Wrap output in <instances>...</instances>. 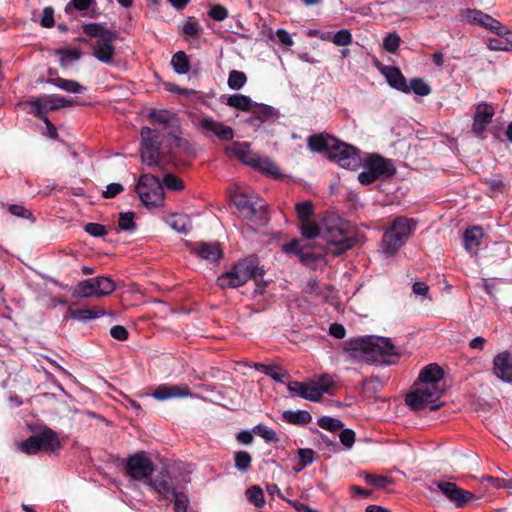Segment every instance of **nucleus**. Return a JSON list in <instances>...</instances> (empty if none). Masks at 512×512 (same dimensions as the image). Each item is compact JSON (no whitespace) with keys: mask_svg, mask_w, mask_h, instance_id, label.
Listing matches in <instances>:
<instances>
[{"mask_svg":"<svg viewBox=\"0 0 512 512\" xmlns=\"http://www.w3.org/2000/svg\"><path fill=\"white\" fill-rule=\"evenodd\" d=\"M299 467L296 471H300L314 461V451L309 448H302L298 450Z\"/></svg>","mask_w":512,"mask_h":512,"instance_id":"nucleus-60","label":"nucleus"},{"mask_svg":"<svg viewBox=\"0 0 512 512\" xmlns=\"http://www.w3.org/2000/svg\"><path fill=\"white\" fill-rule=\"evenodd\" d=\"M201 26L198 22H187L182 27V33L186 37L198 39L200 37Z\"/></svg>","mask_w":512,"mask_h":512,"instance_id":"nucleus-64","label":"nucleus"},{"mask_svg":"<svg viewBox=\"0 0 512 512\" xmlns=\"http://www.w3.org/2000/svg\"><path fill=\"white\" fill-rule=\"evenodd\" d=\"M104 314L103 310L77 309L71 311V317L82 322L99 318Z\"/></svg>","mask_w":512,"mask_h":512,"instance_id":"nucleus-40","label":"nucleus"},{"mask_svg":"<svg viewBox=\"0 0 512 512\" xmlns=\"http://www.w3.org/2000/svg\"><path fill=\"white\" fill-rule=\"evenodd\" d=\"M8 211L16 217L27 219L30 220L31 222L35 221L33 213L22 205L10 204L8 205Z\"/></svg>","mask_w":512,"mask_h":512,"instance_id":"nucleus-58","label":"nucleus"},{"mask_svg":"<svg viewBox=\"0 0 512 512\" xmlns=\"http://www.w3.org/2000/svg\"><path fill=\"white\" fill-rule=\"evenodd\" d=\"M364 479L368 484L380 489L386 488L391 483V479L386 476L374 475L370 473H366Z\"/></svg>","mask_w":512,"mask_h":512,"instance_id":"nucleus-57","label":"nucleus"},{"mask_svg":"<svg viewBox=\"0 0 512 512\" xmlns=\"http://www.w3.org/2000/svg\"><path fill=\"white\" fill-rule=\"evenodd\" d=\"M481 482L489 483L496 489H510V486H512L511 479L497 478L492 476H483Z\"/></svg>","mask_w":512,"mask_h":512,"instance_id":"nucleus-61","label":"nucleus"},{"mask_svg":"<svg viewBox=\"0 0 512 512\" xmlns=\"http://www.w3.org/2000/svg\"><path fill=\"white\" fill-rule=\"evenodd\" d=\"M141 202L147 207H159L164 201L163 186L158 177L142 174L136 186Z\"/></svg>","mask_w":512,"mask_h":512,"instance_id":"nucleus-8","label":"nucleus"},{"mask_svg":"<svg viewBox=\"0 0 512 512\" xmlns=\"http://www.w3.org/2000/svg\"><path fill=\"white\" fill-rule=\"evenodd\" d=\"M443 377L444 371L442 370V368L438 364L432 363L425 366L420 371L417 381L436 386H444Z\"/></svg>","mask_w":512,"mask_h":512,"instance_id":"nucleus-26","label":"nucleus"},{"mask_svg":"<svg viewBox=\"0 0 512 512\" xmlns=\"http://www.w3.org/2000/svg\"><path fill=\"white\" fill-rule=\"evenodd\" d=\"M301 234L306 239H314L318 236H322L323 231V221L321 224H318L313 220H305L301 222L300 226Z\"/></svg>","mask_w":512,"mask_h":512,"instance_id":"nucleus-35","label":"nucleus"},{"mask_svg":"<svg viewBox=\"0 0 512 512\" xmlns=\"http://www.w3.org/2000/svg\"><path fill=\"white\" fill-rule=\"evenodd\" d=\"M227 149L230 155L235 156L242 163L248 166H253L258 155L250 150V145L247 142H233Z\"/></svg>","mask_w":512,"mask_h":512,"instance_id":"nucleus-27","label":"nucleus"},{"mask_svg":"<svg viewBox=\"0 0 512 512\" xmlns=\"http://www.w3.org/2000/svg\"><path fill=\"white\" fill-rule=\"evenodd\" d=\"M247 82V76L244 72L232 70L228 77V86L233 90L241 89Z\"/></svg>","mask_w":512,"mask_h":512,"instance_id":"nucleus-45","label":"nucleus"},{"mask_svg":"<svg viewBox=\"0 0 512 512\" xmlns=\"http://www.w3.org/2000/svg\"><path fill=\"white\" fill-rule=\"evenodd\" d=\"M174 117H175L174 113L170 112L169 110H165V109H161V110L153 109L148 114L149 120H151L154 123L163 124V125L169 124L174 119Z\"/></svg>","mask_w":512,"mask_h":512,"instance_id":"nucleus-41","label":"nucleus"},{"mask_svg":"<svg viewBox=\"0 0 512 512\" xmlns=\"http://www.w3.org/2000/svg\"><path fill=\"white\" fill-rule=\"evenodd\" d=\"M417 222L405 216L396 217L384 230L380 252L387 258L395 256L416 230Z\"/></svg>","mask_w":512,"mask_h":512,"instance_id":"nucleus-4","label":"nucleus"},{"mask_svg":"<svg viewBox=\"0 0 512 512\" xmlns=\"http://www.w3.org/2000/svg\"><path fill=\"white\" fill-rule=\"evenodd\" d=\"M287 388L293 396H299L303 399L317 402L321 399V392L317 390L314 383L307 384L305 382L291 381Z\"/></svg>","mask_w":512,"mask_h":512,"instance_id":"nucleus-20","label":"nucleus"},{"mask_svg":"<svg viewBox=\"0 0 512 512\" xmlns=\"http://www.w3.org/2000/svg\"><path fill=\"white\" fill-rule=\"evenodd\" d=\"M250 113L252 115L247 119V123L251 125H260L276 116V111L272 106L255 102L252 104Z\"/></svg>","mask_w":512,"mask_h":512,"instance_id":"nucleus-23","label":"nucleus"},{"mask_svg":"<svg viewBox=\"0 0 512 512\" xmlns=\"http://www.w3.org/2000/svg\"><path fill=\"white\" fill-rule=\"evenodd\" d=\"M284 421L294 425H306L312 421L311 414L306 410H286L282 413Z\"/></svg>","mask_w":512,"mask_h":512,"instance_id":"nucleus-33","label":"nucleus"},{"mask_svg":"<svg viewBox=\"0 0 512 512\" xmlns=\"http://www.w3.org/2000/svg\"><path fill=\"white\" fill-rule=\"evenodd\" d=\"M46 83L64 90L68 93L78 94L86 90V87L75 80H68L61 77H53L46 80Z\"/></svg>","mask_w":512,"mask_h":512,"instance_id":"nucleus-31","label":"nucleus"},{"mask_svg":"<svg viewBox=\"0 0 512 512\" xmlns=\"http://www.w3.org/2000/svg\"><path fill=\"white\" fill-rule=\"evenodd\" d=\"M148 486L155 489L163 498L167 500L171 496L175 495L176 492H178L172 482L168 470L166 469H163L159 475L149 480Z\"/></svg>","mask_w":512,"mask_h":512,"instance_id":"nucleus-19","label":"nucleus"},{"mask_svg":"<svg viewBox=\"0 0 512 512\" xmlns=\"http://www.w3.org/2000/svg\"><path fill=\"white\" fill-rule=\"evenodd\" d=\"M234 464H235V468L239 471V472H247L248 470H250L251 468V464H252V457L250 455L249 452L247 451H237L235 454H234Z\"/></svg>","mask_w":512,"mask_h":512,"instance_id":"nucleus-38","label":"nucleus"},{"mask_svg":"<svg viewBox=\"0 0 512 512\" xmlns=\"http://www.w3.org/2000/svg\"><path fill=\"white\" fill-rule=\"evenodd\" d=\"M494 374L504 382H512V361L509 352L497 354L493 360Z\"/></svg>","mask_w":512,"mask_h":512,"instance_id":"nucleus-21","label":"nucleus"},{"mask_svg":"<svg viewBox=\"0 0 512 512\" xmlns=\"http://www.w3.org/2000/svg\"><path fill=\"white\" fill-rule=\"evenodd\" d=\"M84 230L94 237H103L108 233L107 228L104 225L93 222L87 223Z\"/></svg>","mask_w":512,"mask_h":512,"instance_id":"nucleus-62","label":"nucleus"},{"mask_svg":"<svg viewBox=\"0 0 512 512\" xmlns=\"http://www.w3.org/2000/svg\"><path fill=\"white\" fill-rule=\"evenodd\" d=\"M246 496L248 501L258 508L263 507L265 504L263 490L257 485L248 488L246 491Z\"/></svg>","mask_w":512,"mask_h":512,"instance_id":"nucleus-42","label":"nucleus"},{"mask_svg":"<svg viewBox=\"0 0 512 512\" xmlns=\"http://www.w3.org/2000/svg\"><path fill=\"white\" fill-rule=\"evenodd\" d=\"M483 229L480 226L467 228L463 235L464 247L471 250L481 244L483 238Z\"/></svg>","mask_w":512,"mask_h":512,"instance_id":"nucleus-32","label":"nucleus"},{"mask_svg":"<svg viewBox=\"0 0 512 512\" xmlns=\"http://www.w3.org/2000/svg\"><path fill=\"white\" fill-rule=\"evenodd\" d=\"M21 451L25 452L26 454H36L41 450L40 446V440L38 433L30 436L26 440L22 441L20 444Z\"/></svg>","mask_w":512,"mask_h":512,"instance_id":"nucleus-43","label":"nucleus"},{"mask_svg":"<svg viewBox=\"0 0 512 512\" xmlns=\"http://www.w3.org/2000/svg\"><path fill=\"white\" fill-rule=\"evenodd\" d=\"M499 38H490L488 48L491 51H509L512 49V31L503 25V33H495Z\"/></svg>","mask_w":512,"mask_h":512,"instance_id":"nucleus-30","label":"nucleus"},{"mask_svg":"<svg viewBox=\"0 0 512 512\" xmlns=\"http://www.w3.org/2000/svg\"><path fill=\"white\" fill-rule=\"evenodd\" d=\"M443 393L444 386H436L417 381L414 390L406 395L405 402L415 411L422 410L429 404H431L430 409L435 411L442 406V403L435 404V402L439 400Z\"/></svg>","mask_w":512,"mask_h":512,"instance_id":"nucleus-6","label":"nucleus"},{"mask_svg":"<svg viewBox=\"0 0 512 512\" xmlns=\"http://www.w3.org/2000/svg\"><path fill=\"white\" fill-rule=\"evenodd\" d=\"M38 436L42 451L56 453L60 450V439L52 429L46 427L38 432Z\"/></svg>","mask_w":512,"mask_h":512,"instance_id":"nucleus-28","label":"nucleus"},{"mask_svg":"<svg viewBox=\"0 0 512 512\" xmlns=\"http://www.w3.org/2000/svg\"><path fill=\"white\" fill-rule=\"evenodd\" d=\"M171 65L179 75H185L189 72V59L184 51H178L172 56Z\"/></svg>","mask_w":512,"mask_h":512,"instance_id":"nucleus-36","label":"nucleus"},{"mask_svg":"<svg viewBox=\"0 0 512 512\" xmlns=\"http://www.w3.org/2000/svg\"><path fill=\"white\" fill-rule=\"evenodd\" d=\"M408 86L410 91L419 96H427L431 93V87L422 78L411 79Z\"/></svg>","mask_w":512,"mask_h":512,"instance_id":"nucleus-48","label":"nucleus"},{"mask_svg":"<svg viewBox=\"0 0 512 512\" xmlns=\"http://www.w3.org/2000/svg\"><path fill=\"white\" fill-rule=\"evenodd\" d=\"M264 270L258 266L256 258H245L234 263L231 269L218 277L217 283L222 288H237L253 279L256 284L255 293L262 294L266 286L263 280Z\"/></svg>","mask_w":512,"mask_h":512,"instance_id":"nucleus-2","label":"nucleus"},{"mask_svg":"<svg viewBox=\"0 0 512 512\" xmlns=\"http://www.w3.org/2000/svg\"><path fill=\"white\" fill-rule=\"evenodd\" d=\"M264 374L278 383H283L289 378L288 372L278 365H268Z\"/></svg>","mask_w":512,"mask_h":512,"instance_id":"nucleus-47","label":"nucleus"},{"mask_svg":"<svg viewBox=\"0 0 512 512\" xmlns=\"http://www.w3.org/2000/svg\"><path fill=\"white\" fill-rule=\"evenodd\" d=\"M252 104V99L243 94L231 95L227 100V105L230 107L246 112H250Z\"/></svg>","mask_w":512,"mask_h":512,"instance_id":"nucleus-37","label":"nucleus"},{"mask_svg":"<svg viewBox=\"0 0 512 512\" xmlns=\"http://www.w3.org/2000/svg\"><path fill=\"white\" fill-rule=\"evenodd\" d=\"M252 168L273 177L281 175L278 166L268 157L257 156Z\"/></svg>","mask_w":512,"mask_h":512,"instance_id":"nucleus-34","label":"nucleus"},{"mask_svg":"<svg viewBox=\"0 0 512 512\" xmlns=\"http://www.w3.org/2000/svg\"><path fill=\"white\" fill-rule=\"evenodd\" d=\"M56 54L60 56V65L67 67L71 62L77 61L81 58V53L77 49L72 48H59Z\"/></svg>","mask_w":512,"mask_h":512,"instance_id":"nucleus-39","label":"nucleus"},{"mask_svg":"<svg viewBox=\"0 0 512 512\" xmlns=\"http://www.w3.org/2000/svg\"><path fill=\"white\" fill-rule=\"evenodd\" d=\"M343 351L353 360L366 364L393 365L400 353L390 338L366 335L342 343Z\"/></svg>","mask_w":512,"mask_h":512,"instance_id":"nucleus-1","label":"nucleus"},{"mask_svg":"<svg viewBox=\"0 0 512 512\" xmlns=\"http://www.w3.org/2000/svg\"><path fill=\"white\" fill-rule=\"evenodd\" d=\"M200 127L206 134H212L222 141H230L234 137V131L230 126L214 120L211 117H203Z\"/></svg>","mask_w":512,"mask_h":512,"instance_id":"nucleus-18","label":"nucleus"},{"mask_svg":"<svg viewBox=\"0 0 512 512\" xmlns=\"http://www.w3.org/2000/svg\"><path fill=\"white\" fill-rule=\"evenodd\" d=\"M115 289L116 286L112 279L97 276L78 282L72 294L79 298L104 297L113 293Z\"/></svg>","mask_w":512,"mask_h":512,"instance_id":"nucleus-9","label":"nucleus"},{"mask_svg":"<svg viewBox=\"0 0 512 512\" xmlns=\"http://www.w3.org/2000/svg\"><path fill=\"white\" fill-rule=\"evenodd\" d=\"M396 172L392 160L373 154L366 160L364 170L358 175V180L362 185H369L379 178H390Z\"/></svg>","mask_w":512,"mask_h":512,"instance_id":"nucleus-7","label":"nucleus"},{"mask_svg":"<svg viewBox=\"0 0 512 512\" xmlns=\"http://www.w3.org/2000/svg\"><path fill=\"white\" fill-rule=\"evenodd\" d=\"M437 488L453 502L457 507H464L470 500L474 499V494L458 487L453 482H436Z\"/></svg>","mask_w":512,"mask_h":512,"instance_id":"nucleus-15","label":"nucleus"},{"mask_svg":"<svg viewBox=\"0 0 512 512\" xmlns=\"http://www.w3.org/2000/svg\"><path fill=\"white\" fill-rule=\"evenodd\" d=\"M328 158L346 169L355 170L361 165L359 150L338 139H336Z\"/></svg>","mask_w":512,"mask_h":512,"instance_id":"nucleus-13","label":"nucleus"},{"mask_svg":"<svg viewBox=\"0 0 512 512\" xmlns=\"http://www.w3.org/2000/svg\"><path fill=\"white\" fill-rule=\"evenodd\" d=\"M28 104L32 107L31 112L37 118H44L47 117L49 111L71 107L81 103L74 99H68L58 95H43L29 100Z\"/></svg>","mask_w":512,"mask_h":512,"instance_id":"nucleus-12","label":"nucleus"},{"mask_svg":"<svg viewBox=\"0 0 512 512\" xmlns=\"http://www.w3.org/2000/svg\"><path fill=\"white\" fill-rule=\"evenodd\" d=\"M352 40V33L348 29H341L332 36V42L337 46L350 45Z\"/></svg>","mask_w":512,"mask_h":512,"instance_id":"nucleus-56","label":"nucleus"},{"mask_svg":"<svg viewBox=\"0 0 512 512\" xmlns=\"http://www.w3.org/2000/svg\"><path fill=\"white\" fill-rule=\"evenodd\" d=\"M462 18L470 24L479 25L493 33H503V24L492 16L478 9H465Z\"/></svg>","mask_w":512,"mask_h":512,"instance_id":"nucleus-14","label":"nucleus"},{"mask_svg":"<svg viewBox=\"0 0 512 512\" xmlns=\"http://www.w3.org/2000/svg\"><path fill=\"white\" fill-rule=\"evenodd\" d=\"M317 424L320 428L328 430L330 432H335L339 429H342L344 424L340 419L333 418L330 416H322L317 420Z\"/></svg>","mask_w":512,"mask_h":512,"instance_id":"nucleus-44","label":"nucleus"},{"mask_svg":"<svg viewBox=\"0 0 512 512\" xmlns=\"http://www.w3.org/2000/svg\"><path fill=\"white\" fill-rule=\"evenodd\" d=\"M322 237L333 247L331 253L339 256L353 248L356 244V233L349 221L335 214L323 217Z\"/></svg>","mask_w":512,"mask_h":512,"instance_id":"nucleus-3","label":"nucleus"},{"mask_svg":"<svg viewBox=\"0 0 512 512\" xmlns=\"http://www.w3.org/2000/svg\"><path fill=\"white\" fill-rule=\"evenodd\" d=\"M495 114V110L492 105L487 103H481L477 106L475 115L484 122L490 123Z\"/></svg>","mask_w":512,"mask_h":512,"instance_id":"nucleus-53","label":"nucleus"},{"mask_svg":"<svg viewBox=\"0 0 512 512\" xmlns=\"http://www.w3.org/2000/svg\"><path fill=\"white\" fill-rule=\"evenodd\" d=\"M118 226L124 231H133L136 228L133 212L120 213Z\"/></svg>","mask_w":512,"mask_h":512,"instance_id":"nucleus-55","label":"nucleus"},{"mask_svg":"<svg viewBox=\"0 0 512 512\" xmlns=\"http://www.w3.org/2000/svg\"><path fill=\"white\" fill-rule=\"evenodd\" d=\"M295 209L301 222L310 220L314 212V206L311 201L299 202L295 205Z\"/></svg>","mask_w":512,"mask_h":512,"instance_id":"nucleus-50","label":"nucleus"},{"mask_svg":"<svg viewBox=\"0 0 512 512\" xmlns=\"http://www.w3.org/2000/svg\"><path fill=\"white\" fill-rule=\"evenodd\" d=\"M192 253L201 259L216 262L222 257V250L219 243L196 242L192 247Z\"/></svg>","mask_w":512,"mask_h":512,"instance_id":"nucleus-22","label":"nucleus"},{"mask_svg":"<svg viewBox=\"0 0 512 512\" xmlns=\"http://www.w3.org/2000/svg\"><path fill=\"white\" fill-rule=\"evenodd\" d=\"M401 44V38L397 33H389L383 39V48L389 53H396Z\"/></svg>","mask_w":512,"mask_h":512,"instance_id":"nucleus-52","label":"nucleus"},{"mask_svg":"<svg viewBox=\"0 0 512 512\" xmlns=\"http://www.w3.org/2000/svg\"><path fill=\"white\" fill-rule=\"evenodd\" d=\"M112 42L103 39L96 41L92 47L93 56L102 63L112 62L115 55V47Z\"/></svg>","mask_w":512,"mask_h":512,"instance_id":"nucleus-29","label":"nucleus"},{"mask_svg":"<svg viewBox=\"0 0 512 512\" xmlns=\"http://www.w3.org/2000/svg\"><path fill=\"white\" fill-rule=\"evenodd\" d=\"M141 136V160L149 167L159 165L161 142L159 132L150 127H142Z\"/></svg>","mask_w":512,"mask_h":512,"instance_id":"nucleus-10","label":"nucleus"},{"mask_svg":"<svg viewBox=\"0 0 512 512\" xmlns=\"http://www.w3.org/2000/svg\"><path fill=\"white\" fill-rule=\"evenodd\" d=\"M336 138L327 133L315 134L308 138L307 145L313 152H325L329 156Z\"/></svg>","mask_w":512,"mask_h":512,"instance_id":"nucleus-24","label":"nucleus"},{"mask_svg":"<svg viewBox=\"0 0 512 512\" xmlns=\"http://www.w3.org/2000/svg\"><path fill=\"white\" fill-rule=\"evenodd\" d=\"M233 202L242 218L261 226L267 224L269 220L267 207L259 196L237 191L233 195Z\"/></svg>","mask_w":512,"mask_h":512,"instance_id":"nucleus-5","label":"nucleus"},{"mask_svg":"<svg viewBox=\"0 0 512 512\" xmlns=\"http://www.w3.org/2000/svg\"><path fill=\"white\" fill-rule=\"evenodd\" d=\"M83 32L91 38H99L106 41H116L119 34L115 30L107 29L101 23H88L82 26Z\"/></svg>","mask_w":512,"mask_h":512,"instance_id":"nucleus-25","label":"nucleus"},{"mask_svg":"<svg viewBox=\"0 0 512 512\" xmlns=\"http://www.w3.org/2000/svg\"><path fill=\"white\" fill-rule=\"evenodd\" d=\"M253 432L256 435L263 438L268 443H277L279 441L277 433L273 429H271L263 424L256 425L253 428Z\"/></svg>","mask_w":512,"mask_h":512,"instance_id":"nucleus-46","label":"nucleus"},{"mask_svg":"<svg viewBox=\"0 0 512 512\" xmlns=\"http://www.w3.org/2000/svg\"><path fill=\"white\" fill-rule=\"evenodd\" d=\"M151 395L157 401H166L175 398L192 397L193 393L190 387L186 384H160L154 389Z\"/></svg>","mask_w":512,"mask_h":512,"instance_id":"nucleus-16","label":"nucleus"},{"mask_svg":"<svg viewBox=\"0 0 512 512\" xmlns=\"http://www.w3.org/2000/svg\"><path fill=\"white\" fill-rule=\"evenodd\" d=\"M163 188H167L171 191H181L184 189L183 181L174 174L168 173L163 177V182L161 183Z\"/></svg>","mask_w":512,"mask_h":512,"instance_id":"nucleus-49","label":"nucleus"},{"mask_svg":"<svg viewBox=\"0 0 512 512\" xmlns=\"http://www.w3.org/2000/svg\"><path fill=\"white\" fill-rule=\"evenodd\" d=\"M169 225L180 233H187L189 230V223L186 217L181 215H172L168 221Z\"/></svg>","mask_w":512,"mask_h":512,"instance_id":"nucleus-54","label":"nucleus"},{"mask_svg":"<svg viewBox=\"0 0 512 512\" xmlns=\"http://www.w3.org/2000/svg\"><path fill=\"white\" fill-rule=\"evenodd\" d=\"M339 438L342 445L349 450L355 443V432L349 428L342 429Z\"/></svg>","mask_w":512,"mask_h":512,"instance_id":"nucleus-63","label":"nucleus"},{"mask_svg":"<svg viewBox=\"0 0 512 512\" xmlns=\"http://www.w3.org/2000/svg\"><path fill=\"white\" fill-rule=\"evenodd\" d=\"M376 67L380 71V73L386 78L388 84L403 93H409L410 88L407 84L406 78L398 67L383 65L381 63H376Z\"/></svg>","mask_w":512,"mask_h":512,"instance_id":"nucleus-17","label":"nucleus"},{"mask_svg":"<svg viewBox=\"0 0 512 512\" xmlns=\"http://www.w3.org/2000/svg\"><path fill=\"white\" fill-rule=\"evenodd\" d=\"M94 3L95 0H70L65 6V12L71 14L73 10L85 11Z\"/></svg>","mask_w":512,"mask_h":512,"instance_id":"nucleus-59","label":"nucleus"},{"mask_svg":"<svg viewBox=\"0 0 512 512\" xmlns=\"http://www.w3.org/2000/svg\"><path fill=\"white\" fill-rule=\"evenodd\" d=\"M154 464L145 452H137L130 456L125 464V470L129 477L134 480L149 484L154 472Z\"/></svg>","mask_w":512,"mask_h":512,"instance_id":"nucleus-11","label":"nucleus"},{"mask_svg":"<svg viewBox=\"0 0 512 512\" xmlns=\"http://www.w3.org/2000/svg\"><path fill=\"white\" fill-rule=\"evenodd\" d=\"M168 500L174 503V512H187L188 496L182 491H178L175 495L171 496Z\"/></svg>","mask_w":512,"mask_h":512,"instance_id":"nucleus-51","label":"nucleus"}]
</instances>
